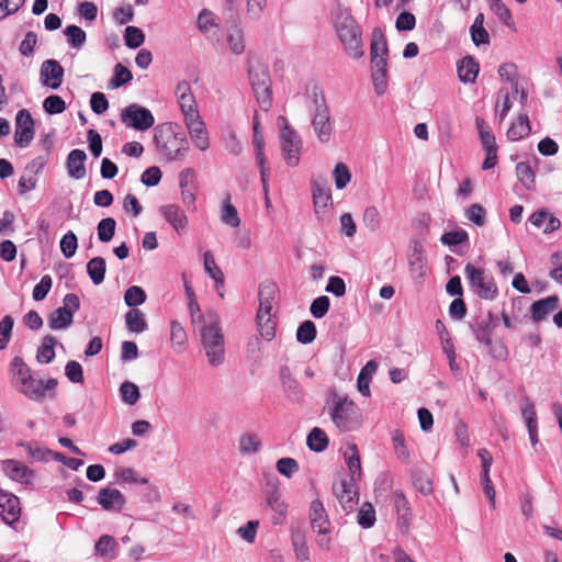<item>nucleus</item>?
<instances>
[{
	"mask_svg": "<svg viewBox=\"0 0 562 562\" xmlns=\"http://www.w3.org/2000/svg\"><path fill=\"white\" fill-rule=\"evenodd\" d=\"M179 125L172 122L159 124L154 130L157 150L168 160L183 158L189 150L186 136L178 132Z\"/></svg>",
	"mask_w": 562,
	"mask_h": 562,
	"instance_id": "1",
	"label": "nucleus"
},
{
	"mask_svg": "<svg viewBox=\"0 0 562 562\" xmlns=\"http://www.w3.org/2000/svg\"><path fill=\"white\" fill-rule=\"evenodd\" d=\"M200 335L210 364L214 367L222 364L225 357V344L216 314H207V323L202 325Z\"/></svg>",
	"mask_w": 562,
	"mask_h": 562,
	"instance_id": "2",
	"label": "nucleus"
},
{
	"mask_svg": "<svg viewBox=\"0 0 562 562\" xmlns=\"http://www.w3.org/2000/svg\"><path fill=\"white\" fill-rule=\"evenodd\" d=\"M475 339L484 345L488 355L498 361H505L508 358V349L502 339L493 340V334L496 324L493 322L492 314L480 315L473 319L470 325Z\"/></svg>",
	"mask_w": 562,
	"mask_h": 562,
	"instance_id": "3",
	"label": "nucleus"
},
{
	"mask_svg": "<svg viewBox=\"0 0 562 562\" xmlns=\"http://www.w3.org/2000/svg\"><path fill=\"white\" fill-rule=\"evenodd\" d=\"M333 423L341 431H352L362 424V416L359 407L348 397L335 395L330 409Z\"/></svg>",
	"mask_w": 562,
	"mask_h": 562,
	"instance_id": "4",
	"label": "nucleus"
},
{
	"mask_svg": "<svg viewBox=\"0 0 562 562\" xmlns=\"http://www.w3.org/2000/svg\"><path fill=\"white\" fill-rule=\"evenodd\" d=\"M337 34L349 57L358 59L363 56L362 32L353 16L347 14L339 18Z\"/></svg>",
	"mask_w": 562,
	"mask_h": 562,
	"instance_id": "5",
	"label": "nucleus"
},
{
	"mask_svg": "<svg viewBox=\"0 0 562 562\" xmlns=\"http://www.w3.org/2000/svg\"><path fill=\"white\" fill-rule=\"evenodd\" d=\"M464 273L470 282L474 293L482 300H494L498 294V289L492 276L485 273L481 268L468 263Z\"/></svg>",
	"mask_w": 562,
	"mask_h": 562,
	"instance_id": "6",
	"label": "nucleus"
},
{
	"mask_svg": "<svg viewBox=\"0 0 562 562\" xmlns=\"http://www.w3.org/2000/svg\"><path fill=\"white\" fill-rule=\"evenodd\" d=\"M278 122L281 126L280 140L283 158L288 166L295 167L300 161L302 142L285 117L280 116Z\"/></svg>",
	"mask_w": 562,
	"mask_h": 562,
	"instance_id": "7",
	"label": "nucleus"
},
{
	"mask_svg": "<svg viewBox=\"0 0 562 562\" xmlns=\"http://www.w3.org/2000/svg\"><path fill=\"white\" fill-rule=\"evenodd\" d=\"M80 307L79 296L68 293L63 299V306L56 308L48 316V326L53 330L68 328L74 323V314Z\"/></svg>",
	"mask_w": 562,
	"mask_h": 562,
	"instance_id": "8",
	"label": "nucleus"
},
{
	"mask_svg": "<svg viewBox=\"0 0 562 562\" xmlns=\"http://www.w3.org/2000/svg\"><path fill=\"white\" fill-rule=\"evenodd\" d=\"M312 126L319 142L328 143L330 140L334 126L324 95H315Z\"/></svg>",
	"mask_w": 562,
	"mask_h": 562,
	"instance_id": "9",
	"label": "nucleus"
},
{
	"mask_svg": "<svg viewBox=\"0 0 562 562\" xmlns=\"http://www.w3.org/2000/svg\"><path fill=\"white\" fill-rule=\"evenodd\" d=\"M249 81L260 108L268 111L272 104L271 80L268 70L260 66L250 68Z\"/></svg>",
	"mask_w": 562,
	"mask_h": 562,
	"instance_id": "10",
	"label": "nucleus"
},
{
	"mask_svg": "<svg viewBox=\"0 0 562 562\" xmlns=\"http://www.w3.org/2000/svg\"><path fill=\"white\" fill-rule=\"evenodd\" d=\"M310 521L312 529L318 535L324 536L317 540L318 547L325 551H328L330 549V538L327 537V535L330 532V521L319 499H315L311 503Z\"/></svg>",
	"mask_w": 562,
	"mask_h": 562,
	"instance_id": "11",
	"label": "nucleus"
},
{
	"mask_svg": "<svg viewBox=\"0 0 562 562\" xmlns=\"http://www.w3.org/2000/svg\"><path fill=\"white\" fill-rule=\"evenodd\" d=\"M122 121L128 126L139 131H146L155 123L151 112L135 103L125 108L122 113Z\"/></svg>",
	"mask_w": 562,
	"mask_h": 562,
	"instance_id": "12",
	"label": "nucleus"
},
{
	"mask_svg": "<svg viewBox=\"0 0 562 562\" xmlns=\"http://www.w3.org/2000/svg\"><path fill=\"white\" fill-rule=\"evenodd\" d=\"M35 135L34 120L31 113L23 109L15 117L14 142L20 147H26L31 144Z\"/></svg>",
	"mask_w": 562,
	"mask_h": 562,
	"instance_id": "13",
	"label": "nucleus"
},
{
	"mask_svg": "<svg viewBox=\"0 0 562 562\" xmlns=\"http://www.w3.org/2000/svg\"><path fill=\"white\" fill-rule=\"evenodd\" d=\"M175 93L183 114V120L200 115L195 97L188 81L183 80L178 82Z\"/></svg>",
	"mask_w": 562,
	"mask_h": 562,
	"instance_id": "14",
	"label": "nucleus"
},
{
	"mask_svg": "<svg viewBox=\"0 0 562 562\" xmlns=\"http://www.w3.org/2000/svg\"><path fill=\"white\" fill-rule=\"evenodd\" d=\"M184 124L194 146L200 150H206L210 147V138L201 116L187 119Z\"/></svg>",
	"mask_w": 562,
	"mask_h": 562,
	"instance_id": "15",
	"label": "nucleus"
},
{
	"mask_svg": "<svg viewBox=\"0 0 562 562\" xmlns=\"http://www.w3.org/2000/svg\"><path fill=\"white\" fill-rule=\"evenodd\" d=\"M64 68L55 59H47L41 66V81L43 86L58 89L63 83Z\"/></svg>",
	"mask_w": 562,
	"mask_h": 562,
	"instance_id": "16",
	"label": "nucleus"
},
{
	"mask_svg": "<svg viewBox=\"0 0 562 562\" xmlns=\"http://www.w3.org/2000/svg\"><path fill=\"white\" fill-rule=\"evenodd\" d=\"M0 508L1 515L5 524L12 525L20 519L21 507L18 496L0 490Z\"/></svg>",
	"mask_w": 562,
	"mask_h": 562,
	"instance_id": "17",
	"label": "nucleus"
},
{
	"mask_svg": "<svg viewBox=\"0 0 562 562\" xmlns=\"http://www.w3.org/2000/svg\"><path fill=\"white\" fill-rule=\"evenodd\" d=\"M97 499L105 510L120 512L126 503L124 495L119 490L111 487L101 488Z\"/></svg>",
	"mask_w": 562,
	"mask_h": 562,
	"instance_id": "18",
	"label": "nucleus"
},
{
	"mask_svg": "<svg viewBox=\"0 0 562 562\" xmlns=\"http://www.w3.org/2000/svg\"><path fill=\"white\" fill-rule=\"evenodd\" d=\"M87 155L81 149H72L66 159V168L69 177L74 179H82L86 176L85 161Z\"/></svg>",
	"mask_w": 562,
	"mask_h": 562,
	"instance_id": "19",
	"label": "nucleus"
},
{
	"mask_svg": "<svg viewBox=\"0 0 562 562\" xmlns=\"http://www.w3.org/2000/svg\"><path fill=\"white\" fill-rule=\"evenodd\" d=\"M333 491L344 509L350 510L357 504V493L352 490L351 483L342 480L334 485Z\"/></svg>",
	"mask_w": 562,
	"mask_h": 562,
	"instance_id": "20",
	"label": "nucleus"
},
{
	"mask_svg": "<svg viewBox=\"0 0 562 562\" xmlns=\"http://www.w3.org/2000/svg\"><path fill=\"white\" fill-rule=\"evenodd\" d=\"M277 286L273 283L261 284L259 288V314H274Z\"/></svg>",
	"mask_w": 562,
	"mask_h": 562,
	"instance_id": "21",
	"label": "nucleus"
},
{
	"mask_svg": "<svg viewBox=\"0 0 562 562\" xmlns=\"http://www.w3.org/2000/svg\"><path fill=\"white\" fill-rule=\"evenodd\" d=\"M160 213L168 223L177 231H183L188 226V217L180 206L176 204H168L160 209Z\"/></svg>",
	"mask_w": 562,
	"mask_h": 562,
	"instance_id": "22",
	"label": "nucleus"
},
{
	"mask_svg": "<svg viewBox=\"0 0 562 562\" xmlns=\"http://www.w3.org/2000/svg\"><path fill=\"white\" fill-rule=\"evenodd\" d=\"M559 299L555 295L536 301L530 307L531 317L535 322L543 321L550 313L558 308Z\"/></svg>",
	"mask_w": 562,
	"mask_h": 562,
	"instance_id": "23",
	"label": "nucleus"
},
{
	"mask_svg": "<svg viewBox=\"0 0 562 562\" xmlns=\"http://www.w3.org/2000/svg\"><path fill=\"white\" fill-rule=\"evenodd\" d=\"M1 465L5 475L13 481L23 482L33 474V471L25 464L13 459L2 461Z\"/></svg>",
	"mask_w": 562,
	"mask_h": 562,
	"instance_id": "24",
	"label": "nucleus"
},
{
	"mask_svg": "<svg viewBox=\"0 0 562 562\" xmlns=\"http://www.w3.org/2000/svg\"><path fill=\"white\" fill-rule=\"evenodd\" d=\"M371 61H379V59H386L387 42L381 29L372 31L371 46H370Z\"/></svg>",
	"mask_w": 562,
	"mask_h": 562,
	"instance_id": "25",
	"label": "nucleus"
},
{
	"mask_svg": "<svg viewBox=\"0 0 562 562\" xmlns=\"http://www.w3.org/2000/svg\"><path fill=\"white\" fill-rule=\"evenodd\" d=\"M18 391L32 401L41 402L45 398L44 381L37 380L33 375L25 380Z\"/></svg>",
	"mask_w": 562,
	"mask_h": 562,
	"instance_id": "26",
	"label": "nucleus"
},
{
	"mask_svg": "<svg viewBox=\"0 0 562 562\" xmlns=\"http://www.w3.org/2000/svg\"><path fill=\"white\" fill-rule=\"evenodd\" d=\"M372 63V80L378 94H383L387 87V63L386 59H379Z\"/></svg>",
	"mask_w": 562,
	"mask_h": 562,
	"instance_id": "27",
	"label": "nucleus"
},
{
	"mask_svg": "<svg viewBox=\"0 0 562 562\" xmlns=\"http://www.w3.org/2000/svg\"><path fill=\"white\" fill-rule=\"evenodd\" d=\"M291 542L296 560L300 562L308 561L310 549L307 547L305 532L301 529H292Z\"/></svg>",
	"mask_w": 562,
	"mask_h": 562,
	"instance_id": "28",
	"label": "nucleus"
},
{
	"mask_svg": "<svg viewBox=\"0 0 562 562\" xmlns=\"http://www.w3.org/2000/svg\"><path fill=\"white\" fill-rule=\"evenodd\" d=\"M530 223L539 228H542L544 233L554 232L560 227V221L552 216L550 213L546 211H537L535 212L530 218Z\"/></svg>",
	"mask_w": 562,
	"mask_h": 562,
	"instance_id": "29",
	"label": "nucleus"
},
{
	"mask_svg": "<svg viewBox=\"0 0 562 562\" xmlns=\"http://www.w3.org/2000/svg\"><path fill=\"white\" fill-rule=\"evenodd\" d=\"M531 131L527 114H520L507 131V138L517 142L528 136Z\"/></svg>",
	"mask_w": 562,
	"mask_h": 562,
	"instance_id": "30",
	"label": "nucleus"
},
{
	"mask_svg": "<svg viewBox=\"0 0 562 562\" xmlns=\"http://www.w3.org/2000/svg\"><path fill=\"white\" fill-rule=\"evenodd\" d=\"M12 384L19 389L32 374L31 368L20 357H14L11 362Z\"/></svg>",
	"mask_w": 562,
	"mask_h": 562,
	"instance_id": "31",
	"label": "nucleus"
},
{
	"mask_svg": "<svg viewBox=\"0 0 562 562\" xmlns=\"http://www.w3.org/2000/svg\"><path fill=\"white\" fill-rule=\"evenodd\" d=\"M480 67L473 57H464L458 65V76L463 82L473 83L477 77Z\"/></svg>",
	"mask_w": 562,
	"mask_h": 562,
	"instance_id": "32",
	"label": "nucleus"
},
{
	"mask_svg": "<svg viewBox=\"0 0 562 562\" xmlns=\"http://www.w3.org/2000/svg\"><path fill=\"white\" fill-rule=\"evenodd\" d=\"M257 326L261 337L270 341L276 336L277 322L274 314L257 313Z\"/></svg>",
	"mask_w": 562,
	"mask_h": 562,
	"instance_id": "33",
	"label": "nucleus"
},
{
	"mask_svg": "<svg viewBox=\"0 0 562 562\" xmlns=\"http://www.w3.org/2000/svg\"><path fill=\"white\" fill-rule=\"evenodd\" d=\"M57 339L52 335H46L42 339V344L37 349L36 359L40 363H49L55 358L54 347Z\"/></svg>",
	"mask_w": 562,
	"mask_h": 562,
	"instance_id": "34",
	"label": "nucleus"
},
{
	"mask_svg": "<svg viewBox=\"0 0 562 562\" xmlns=\"http://www.w3.org/2000/svg\"><path fill=\"white\" fill-rule=\"evenodd\" d=\"M313 203H314L315 212L317 214L321 212H326L333 204L330 190L328 188L314 186Z\"/></svg>",
	"mask_w": 562,
	"mask_h": 562,
	"instance_id": "35",
	"label": "nucleus"
},
{
	"mask_svg": "<svg viewBox=\"0 0 562 562\" xmlns=\"http://www.w3.org/2000/svg\"><path fill=\"white\" fill-rule=\"evenodd\" d=\"M105 270L106 263L102 257H94L87 263V272L95 285H99L103 282Z\"/></svg>",
	"mask_w": 562,
	"mask_h": 562,
	"instance_id": "36",
	"label": "nucleus"
},
{
	"mask_svg": "<svg viewBox=\"0 0 562 562\" xmlns=\"http://www.w3.org/2000/svg\"><path fill=\"white\" fill-rule=\"evenodd\" d=\"M125 323L128 330L133 333H142L147 329L145 315L137 308H132L126 313Z\"/></svg>",
	"mask_w": 562,
	"mask_h": 562,
	"instance_id": "37",
	"label": "nucleus"
},
{
	"mask_svg": "<svg viewBox=\"0 0 562 562\" xmlns=\"http://www.w3.org/2000/svg\"><path fill=\"white\" fill-rule=\"evenodd\" d=\"M483 24H484V15H483V13H479L474 20V23L471 26V30H470L472 42L476 46L490 43V35Z\"/></svg>",
	"mask_w": 562,
	"mask_h": 562,
	"instance_id": "38",
	"label": "nucleus"
},
{
	"mask_svg": "<svg viewBox=\"0 0 562 562\" xmlns=\"http://www.w3.org/2000/svg\"><path fill=\"white\" fill-rule=\"evenodd\" d=\"M307 447L315 451L322 452L328 446V437L324 430L318 427L312 429L306 439Z\"/></svg>",
	"mask_w": 562,
	"mask_h": 562,
	"instance_id": "39",
	"label": "nucleus"
},
{
	"mask_svg": "<svg viewBox=\"0 0 562 562\" xmlns=\"http://www.w3.org/2000/svg\"><path fill=\"white\" fill-rule=\"evenodd\" d=\"M116 542L112 536L103 535L94 546L95 553L105 559L115 557Z\"/></svg>",
	"mask_w": 562,
	"mask_h": 562,
	"instance_id": "40",
	"label": "nucleus"
},
{
	"mask_svg": "<svg viewBox=\"0 0 562 562\" xmlns=\"http://www.w3.org/2000/svg\"><path fill=\"white\" fill-rule=\"evenodd\" d=\"M261 446V441L256 434H244L238 440V450L241 454L256 453Z\"/></svg>",
	"mask_w": 562,
	"mask_h": 562,
	"instance_id": "41",
	"label": "nucleus"
},
{
	"mask_svg": "<svg viewBox=\"0 0 562 562\" xmlns=\"http://www.w3.org/2000/svg\"><path fill=\"white\" fill-rule=\"evenodd\" d=\"M226 41L232 53L236 55H240L241 53H244V34L243 31L237 25H234L231 30H228Z\"/></svg>",
	"mask_w": 562,
	"mask_h": 562,
	"instance_id": "42",
	"label": "nucleus"
},
{
	"mask_svg": "<svg viewBox=\"0 0 562 562\" xmlns=\"http://www.w3.org/2000/svg\"><path fill=\"white\" fill-rule=\"evenodd\" d=\"M221 220L231 227H238L240 218L236 207L231 203V195L227 194L221 211Z\"/></svg>",
	"mask_w": 562,
	"mask_h": 562,
	"instance_id": "43",
	"label": "nucleus"
},
{
	"mask_svg": "<svg viewBox=\"0 0 562 562\" xmlns=\"http://www.w3.org/2000/svg\"><path fill=\"white\" fill-rule=\"evenodd\" d=\"M252 144L256 149V159L257 164L260 167V175H261V181L265 184L266 183V156H265V140L261 133L254 134Z\"/></svg>",
	"mask_w": 562,
	"mask_h": 562,
	"instance_id": "44",
	"label": "nucleus"
},
{
	"mask_svg": "<svg viewBox=\"0 0 562 562\" xmlns=\"http://www.w3.org/2000/svg\"><path fill=\"white\" fill-rule=\"evenodd\" d=\"M116 222L113 217L102 218L97 227L98 238L102 243H109L115 234Z\"/></svg>",
	"mask_w": 562,
	"mask_h": 562,
	"instance_id": "45",
	"label": "nucleus"
},
{
	"mask_svg": "<svg viewBox=\"0 0 562 562\" xmlns=\"http://www.w3.org/2000/svg\"><path fill=\"white\" fill-rule=\"evenodd\" d=\"M498 75L502 79L512 83L515 93H518V68L514 63H505L499 66Z\"/></svg>",
	"mask_w": 562,
	"mask_h": 562,
	"instance_id": "46",
	"label": "nucleus"
},
{
	"mask_svg": "<svg viewBox=\"0 0 562 562\" xmlns=\"http://www.w3.org/2000/svg\"><path fill=\"white\" fill-rule=\"evenodd\" d=\"M375 510L370 503L362 504L357 515L358 524L364 528H371L375 522Z\"/></svg>",
	"mask_w": 562,
	"mask_h": 562,
	"instance_id": "47",
	"label": "nucleus"
},
{
	"mask_svg": "<svg viewBox=\"0 0 562 562\" xmlns=\"http://www.w3.org/2000/svg\"><path fill=\"white\" fill-rule=\"evenodd\" d=\"M145 291L138 285L130 286L124 294V302L127 306L134 307L143 304L146 301Z\"/></svg>",
	"mask_w": 562,
	"mask_h": 562,
	"instance_id": "48",
	"label": "nucleus"
},
{
	"mask_svg": "<svg viewBox=\"0 0 562 562\" xmlns=\"http://www.w3.org/2000/svg\"><path fill=\"white\" fill-rule=\"evenodd\" d=\"M394 452L398 460L404 463L409 462V452L405 445L404 436L400 430H395L392 437Z\"/></svg>",
	"mask_w": 562,
	"mask_h": 562,
	"instance_id": "49",
	"label": "nucleus"
},
{
	"mask_svg": "<svg viewBox=\"0 0 562 562\" xmlns=\"http://www.w3.org/2000/svg\"><path fill=\"white\" fill-rule=\"evenodd\" d=\"M133 79V75L128 68L122 64H116L114 67V75L110 81L111 88H120L121 86L130 82Z\"/></svg>",
	"mask_w": 562,
	"mask_h": 562,
	"instance_id": "50",
	"label": "nucleus"
},
{
	"mask_svg": "<svg viewBox=\"0 0 562 562\" xmlns=\"http://www.w3.org/2000/svg\"><path fill=\"white\" fill-rule=\"evenodd\" d=\"M120 393L123 402L128 405H134L140 397L138 386L130 381H125L121 384Z\"/></svg>",
	"mask_w": 562,
	"mask_h": 562,
	"instance_id": "51",
	"label": "nucleus"
},
{
	"mask_svg": "<svg viewBox=\"0 0 562 562\" xmlns=\"http://www.w3.org/2000/svg\"><path fill=\"white\" fill-rule=\"evenodd\" d=\"M316 337V327L312 321H304L297 328V341L306 345L312 342Z\"/></svg>",
	"mask_w": 562,
	"mask_h": 562,
	"instance_id": "52",
	"label": "nucleus"
},
{
	"mask_svg": "<svg viewBox=\"0 0 562 562\" xmlns=\"http://www.w3.org/2000/svg\"><path fill=\"white\" fill-rule=\"evenodd\" d=\"M78 247V239L74 232L69 231L66 233L60 240V251L65 258H71L75 256Z\"/></svg>",
	"mask_w": 562,
	"mask_h": 562,
	"instance_id": "53",
	"label": "nucleus"
},
{
	"mask_svg": "<svg viewBox=\"0 0 562 562\" xmlns=\"http://www.w3.org/2000/svg\"><path fill=\"white\" fill-rule=\"evenodd\" d=\"M345 457L351 475H361V461L357 446H350L348 450L345 452Z\"/></svg>",
	"mask_w": 562,
	"mask_h": 562,
	"instance_id": "54",
	"label": "nucleus"
},
{
	"mask_svg": "<svg viewBox=\"0 0 562 562\" xmlns=\"http://www.w3.org/2000/svg\"><path fill=\"white\" fill-rule=\"evenodd\" d=\"M13 325H14V319L10 315H5L0 321V350H3L7 348L9 341L11 339Z\"/></svg>",
	"mask_w": 562,
	"mask_h": 562,
	"instance_id": "55",
	"label": "nucleus"
},
{
	"mask_svg": "<svg viewBox=\"0 0 562 562\" xmlns=\"http://www.w3.org/2000/svg\"><path fill=\"white\" fill-rule=\"evenodd\" d=\"M124 40L127 47L137 48L144 43L145 35L140 29L136 26H127L125 29Z\"/></svg>",
	"mask_w": 562,
	"mask_h": 562,
	"instance_id": "56",
	"label": "nucleus"
},
{
	"mask_svg": "<svg viewBox=\"0 0 562 562\" xmlns=\"http://www.w3.org/2000/svg\"><path fill=\"white\" fill-rule=\"evenodd\" d=\"M516 173L518 180L527 188L530 189L535 183V173L528 162H518L516 166Z\"/></svg>",
	"mask_w": 562,
	"mask_h": 562,
	"instance_id": "57",
	"label": "nucleus"
},
{
	"mask_svg": "<svg viewBox=\"0 0 562 562\" xmlns=\"http://www.w3.org/2000/svg\"><path fill=\"white\" fill-rule=\"evenodd\" d=\"M335 186L337 189H344L350 182L351 175L348 167L344 162H338L333 171Z\"/></svg>",
	"mask_w": 562,
	"mask_h": 562,
	"instance_id": "58",
	"label": "nucleus"
},
{
	"mask_svg": "<svg viewBox=\"0 0 562 562\" xmlns=\"http://www.w3.org/2000/svg\"><path fill=\"white\" fill-rule=\"evenodd\" d=\"M491 10L498 16V19L507 26H512L513 18L509 9L502 0H490Z\"/></svg>",
	"mask_w": 562,
	"mask_h": 562,
	"instance_id": "59",
	"label": "nucleus"
},
{
	"mask_svg": "<svg viewBox=\"0 0 562 562\" xmlns=\"http://www.w3.org/2000/svg\"><path fill=\"white\" fill-rule=\"evenodd\" d=\"M43 108L49 114H59L66 110V103L59 95L53 94L44 100Z\"/></svg>",
	"mask_w": 562,
	"mask_h": 562,
	"instance_id": "60",
	"label": "nucleus"
},
{
	"mask_svg": "<svg viewBox=\"0 0 562 562\" xmlns=\"http://www.w3.org/2000/svg\"><path fill=\"white\" fill-rule=\"evenodd\" d=\"M276 468L280 474L291 477L299 471V463L293 458H281L277 461Z\"/></svg>",
	"mask_w": 562,
	"mask_h": 562,
	"instance_id": "61",
	"label": "nucleus"
},
{
	"mask_svg": "<svg viewBox=\"0 0 562 562\" xmlns=\"http://www.w3.org/2000/svg\"><path fill=\"white\" fill-rule=\"evenodd\" d=\"M64 33L74 47H79L86 42V32L77 25L67 26Z\"/></svg>",
	"mask_w": 562,
	"mask_h": 562,
	"instance_id": "62",
	"label": "nucleus"
},
{
	"mask_svg": "<svg viewBox=\"0 0 562 562\" xmlns=\"http://www.w3.org/2000/svg\"><path fill=\"white\" fill-rule=\"evenodd\" d=\"M52 285V277L49 274L43 276L41 281L33 289V299L35 301L44 300L47 293L50 291Z\"/></svg>",
	"mask_w": 562,
	"mask_h": 562,
	"instance_id": "63",
	"label": "nucleus"
},
{
	"mask_svg": "<svg viewBox=\"0 0 562 562\" xmlns=\"http://www.w3.org/2000/svg\"><path fill=\"white\" fill-rule=\"evenodd\" d=\"M550 262L552 266L550 277L562 284V251L553 254Z\"/></svg>",
	"mask_w": 562,
	"mask_h": 562,
	"instance_id": "64",
	"label": "nucleus"
}]
</instances>
